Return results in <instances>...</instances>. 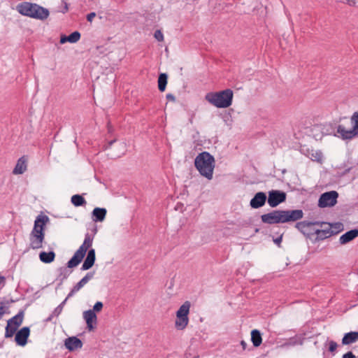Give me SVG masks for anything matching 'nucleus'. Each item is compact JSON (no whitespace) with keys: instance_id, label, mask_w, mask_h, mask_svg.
Returning a JSON list of instances; mask_svg holds the SVG:
<instances>
[{"instance_id":"obj_1","label":"nucleus","mask_w":358,"mask_h":358,"mask_svg":"<svg viewBox=\"0 0 358 358\" xmlns=\"http://www.w3.org/2000/svg\"><path fill=\"white\" fill-rule=\"evenodd\" d=\"M303 217V212L301 209L295 210H275L261 215L263 223L275 224L280 223L294 222Z\"/></svg>"},{"instance_id":"obj_2","label":"nucleus","mask_w":358,"mask_h":358,"mask_svg":"<svg viewBox=\"0 0 358 358\" xmlns=\"http://www.w3.org/2000/svg\"><path fill=\"white\" fill-rule=\"evenodd\" d=\"M49 221L48 216L39 215L34 221V225L29 234V248L36 250L43 247L45 239V226Z\"/></svg>"},{"instance_id":"obj_3","label":"nucleus","mask_w":358,"mask_h":358,"mask_svg":"<svg viewBox=\"0 0 358 358\" xmlns=\"http://www.w3.org/2000/svg\"><path fill=\"white\" fill-rule=\"evenodd\" d=\"M194 166L202 176L208 180L213 178L215 158L209 152L204 151L199 153L194 159Z\"/></svg>"},{"instance_id":"obj_4","label":"nucleus","mask_w":358,"mask_h":358,"mask_svg":"<svg viewBox=\"0 0 358 358\" xmlns=\"http://www.w3.org/2000/svg\"><path fill=\"white\" fill-rule=\"evenodd\" d=\"M16 9L22 15L41 20L47 19L50 14L48 9L27 1L19 3Z\"/></svg>"},{"instance_id":"obj_5","label":"nucleus","mask_w":358,"mask_h":358,"mask_svg":"<svg viewBox=\"0 0 358 358\" xmlns=\"http://www.w3.org/2000/svg\"><path fill=\"white\" fill-rule=\"evenodd\" d=\"M234 92L231 89H226L220 92H208L205 99L213 106L218 108H226L232 104Z\"/></svg>"},{"instance_id":"obj_6","label":"nucleus","mask_w":358,"mask_h":358,"mask_svg":"<svg viewBox=\"0 0 358 358\" xmlns=\"http://www.w3.org/2000/svg\"><path fill=\"white\" fill-rule=\"evenodd\" d=\"M350 123L352 128L347 129L343 124H338L337 127V134H334L342 140H352L356 136H358V112L353 113L350 117Z\"/></svg>"},{"instance_id":"obj_7","label":"nucleus","mask_w":358,"mask_h":358,"mask_svg":"<svg viewBox=\"0 0 358 358\" xmlns=\"http://www.w3.org/2000/svg\"><path fill=\"white\" fill-rule=\"evenodd\" d=\"M93 238H91L89 234H87L83 244L76 251L73 257L67 262V266L69 268L77 266L83 259L88 248L92 245Z\"/></svg>"},{"instance_id":"obj_8","label":"nucleus","mask_w":358,"mask_h":358,"mask_svg":"<svg viewBox=\"0 0 358 358\" xmlns=\"http://www.w3.org/2000/svg\"><path fill=\"white\" fill-rule=\"evenodd\" d=\"M327 222L320 221H301L298 222L295 224V228L297 229L303 235L306 237L312 239V236L315 235V226H320L321 227L323 225H326Z\"/></svg>"},{"instance_id":"obj_9","label":"nucleus","mask_w":358,"mask_h":358,"mask_svg":"<svg viewBox=\"0 0 358 358\" xmlns=\"http://www.w3.org/2000/svg\"><path fill=\"white\" fill-rule=\"evenodd\" d=\"M338 193L332 190L322 194L318 200V206L320 208H327L334 206L337 203Z\"/></svg>"},{"instance_id":"obj_10","label":"nucleus","mask_w":358,"mask_h":358,"mask_svg":"<svg viewBox=\"0 0 358 358\" xmlns=\"http://www.w3.org/2000/svg\"><path fill=\"white\" fill-rule=\"evenodd\" d=\"M287 194L281 190L272 189L268 192L267 203L271 208H275L286 201Z\"/></svg>"},{"instance_id":"obj_11","label":"nucleus","mask_w":358,"mask_h":358,"mask_svg":"<svg viewBox=\"0 0 358 358\" xmlns=\"http://www.w3.org/2000/svg\"><path fill=\"white\" fill-rule=\"evenodd\" d=\"M30 335L29 327H23L15 333V341L17 345L24 346Z\"/></svg>"},{"instance_id":"obj_12","label":"nucleus","mask_w":358,"mask_h":358,"mask_svg":"<svg viewBox=\"0 0 358 358\" xmlns=\"http://www.w3.org/2000/svg\"><path fill=\"white\" fill-rule=\"evenodd\" d=\"M267 201L266 194L264 192H257L250 201V206L253 209L264 206Z\"/></svg>"},{"instance_id":"obj_13","label":"nucleus","mask_w":358,"mask_h":358,"mask_svg":"<svg viewBox=\"0 0 358 358\" xmlns=\"http://www.w3.org/2000/svg\"><path fill=\"white\" fill-rule=\"evenodd\" d=\"M83 318L86 322L87 328L89 331H92L94 329L95 326L94 324H96L97 317L95 313L91 309L85 310L83 312Z\"/></svg>"},{"instance_id":"obj_14","label":"nucleus","mask_w":358,"mask_h":358,"mask_svg":"<svg viewBox=\"0 0 358 358\" xmlns=\"http://www.w3.org/2000/svg\"><path fill=\"white\" fill-rule=\"evenodd\" d=\"M64 345L69 351L72 352L81 348L83 347V342L80 338L71 336L65 339Z\"/></svg>"},{"instance_id":"obj_15","label":"nucleus","mask_w":358,"mask_h":358,"mask_svg":"<svg viewBox=\"0 0 358 358\" xmlns=\"http://www.w3.org/2000/svg\"><path fill=\"white\" fill-rule=\"evenodd\" d=\"M96 260V253L95 250L91 248L88 250L87 257L84 260V262L80 268L82 271H87L91 268L95 262Z\"/></svg>"},{"instance_id":"obj_16","label":"nucleus","mask_w":358,"mask_h":358,"mask_svg":"<svg viewBox=\"0 0 358 358\" xmlns=\"http://www.w3.org/2000/svg\"><path fill=\"white\" fill-rule=\"evenodd\" d=\"M315 238L313 239L314 242H317L320 241H323L327 238L331 237L334 235V230L331 229V227H327L324 229H315Z\"/></svg>"},{"instance_id":"obj_17","label":"nucleus","mask_w":358,"mask_h":358,"mask_svg":"<svg viewBox=\"0 0 358 358\" xmlns=\"http://www.w3.org/2000/svg\"><path fill=\"white\" fill-rule=\"evenodd\" d=\"M301 152L311 160L316 162H321L322 159V153L319 151H315L314 150H310L306 147H302L301 148Z\"/></svg>"},{"instance_id":"obj_18","label":"nucleus","mask_w":358,"mask_h":358,"mask_svg":"<svg viewBox=\"0 0 358 358\" xmlns=\"http://www.w3.org/2000/svg\"><path fill=\"white\" fill-rule=\"evenodd\" d=\"M107 210L105 208L96 207L92 212V220L94 222H103L106 216Z\"/></svg>"},{"instance_id":"obj_19","label":"nucleus","mask_w":358,"mask_h":358,"mask_svg":"<svg viewBox=\"0 0 358 358\" xmlns=\"http://www.w3.org/2000/svg\"><path fill=\"white\" fill-rule=\"evenodd\" d=\"M358 236V229H354L348 231L345 234L341 236L339 242L341 244H346Z\"/></svg>"},{"instance_id":"obj_20","label":"nucleus","mask_w":358,"mask_h":358,"mask_svg":"<svg viewBox=\"0 0 358 358\" xmlns=\"http://www.w3.org/2000/svg\"><path fill=\"white\" fill-rule=\"evenodd\" d=\"M27 166V159L25 156H22L18 159L17 164L13 171V174H22L26 170Z\"/></svg>"},{"instance_id":"obj_21","label":"nucleus","mask_w":358,"mask_h":358,"mask_svg":"<svg viewBox=\"0 0 358 358\" xmlns=\"http://www.w3.org/2000/svg\"><path fill=\"white\" fill-rule=\"evenodd\" d=\"M358 340V331H350L344 334L342 338L343 345H349Z\"/></svg>"},{"instance_id":"obj_22","label":"nucleus","mask_w":358,"mask_h":358,"mask_svg":"<svg viewBox=\"0 0 358 358\" xmlns=\"http://www.w3.org/2000/svg\"><path fill=\"white\" fill-rule=\"evenodd\" d=\"M55 252L54 251L45 252L42 251L39 253L40 260L45 264H50L55 259Z\"/></svg>"},{"instance_id":"obj_23","label":"nucleus","mask_w":358,"mask_h":358,"mask_svg":"<svg viewBox=\"0 0 358 358\" xmlns=\"http://www.w3.org/2000/svg\"><path fill=\"white\" fill-rule=\"evenodd\" d=\"M188 316L178 315L176 314V320L175 321L176 328L178 330H183L188 324Z\"/></svg>"},{"instance_id":"obj_24","label":"nucleus","mask_w":358,"mask_h":358,"mask_svg":"<svg viewBox=\"0 0 358 358\" xmlns=\"http://www.w3.org/2000/svg\"><path fill=\"white\" fill-rule=\"evenodd\" d=\"M24 316V310H20L17 315L9 319L7 322H9L12 324L15 325V327H20L23 322Z\"/></svg>"},{"instance_id":"obj_25","label":"nucleus","mask_w":358,"mask_h":358,"mask_svg":"<svg viewBox=\"0 0 358 358\" xmlns=\"http://www.w3.org/2000/svg\"><path fill=\"white\" fill-rule=\"evenodd\" d=\"M251 341L255 347H259L262 342L261 333L257 329H253L251 331Z\"/></svg>"},{"instance_id":"obj_26","label":"nucleus","mask_w":358,"mask_h":358,"mask_svg":"<svg viewBox=\"0 0 358 358\" xmlns=\"http://www.w3.org/2000/svg\"><path fill=\"white\" fill-rule=\"evenodd\" d=\"M168 75L166 73H161L158 77V89L160 92H164L167 85Z\"/></svg>"},{"instance_id":"obj_27","label":"nucleus","mask_w":358,"mask_h":358,"mask_svg":"<svg viewBox=\"0 0 358 358\" xmlns=\"http://www.w3.org/2000/svg\"><path fill=\"white\" fill-rule=\"evenodd\" d=\"M18 327H15V325L12 324L9 322H7V324L5 328V338H8L13 337V335L17 332Z\"/></svg>"},{"instance_id":"obj_28","label":"nucleus","mask_w":358,"mask_h":358,"mask_svg":"<svg viewBox=\"0 0 358 358\" xmlns=\"http://www.w3.org/2000/svg\"><path fill=\"white\" fill-rule=\"evenodd\" d=\"M71 201L76 207L83 206L86 204V201L82 195L74 194L71 196Z\"/></svg>"},{"instance_id":"obj_29","label":"nucleus","mask_w":358,"mask_h":358,"mask_svg":"<svg viewBox=\"0 0 358 358\" xmlns=\"http://www.w3.org/2000/svg\"><path fill=\"white\" fill-rule=\"evenodd\" d=\"M190 306H191V304H190L189 301H185L178 310V311L176 312V314L178 315L188 316Z\"/></svg>"},{"instance_id":"obj_30","label":"nucleus","mask_w":358,"mask_h":358,"mask_svg":"<svg viewBox=\"0 0 358 358\" xmlns=\"http://www.w3.org/2000/svg\"><path fill=\"white\" fill-rule=\"evenodd\" d=\"M69 268L67 266L66 267H60L59 268V274L58 275V279L60 280L61 282H63L65 279H66L69 275L71 273V271L68 270Z\"/></svg>"},{"instance_id":"obj_31","label":"nucleus","mask_w":358,"mask_h":358,"mask_svg":"<svg viewBox=\"0 0 358 358\" xmlns=\"http://www.w3.org/2000/svg\"><path fill=\"white\" fill-rule=\"evenodd\" d=\"M68 36H69V42L71 43H75L80 40V38L81 37V34L79 31H75L72 32L71 34H70Z\"/></svg>"},{"instance_id":"obj_32","label":"nucleus","mask_w":358,"mask_h":358,"mask_svg":"<svg viewBox=\"0 0 358 358\" xmlns=\"http://www.w3.org/2000/svg\"><path fill=\"white\" fill-rule=\"evenodd\" d=\"M327 344L329 345L328 351L330 352L331 353H332L333 355H334L336 352V348L338 347V344L334 341H329V340H327V343H325V345H327Z\"/></svg>"},{"instance_id":"obj_33","label":"nucleus","mask_w":358,"mask_h":358,"mask_svg":"<svg viewBox=\"0 0 358 358\" xmlns=\"http://www.w3.org/2000/svg\"><path fill=\"white\" fill-rule=\"evenodd\" d=\"M66 301L67 299H65L59 306H57L52 311L53 315H55L56 317H58L62 312L63 308L66 304Z\"/></svg>"},{"instance_id":"obj_34","label":"nucleus","mask_w":358,"mask_h":358,"mask_svg":"<svg viewBox=\"0 0 358 358\" xmlns=\"http://www.w3.org/2000/svg\"><path fill=\"white\" fill-rule=\"evenodd\" d=\"M329 225L328 227L334 228L335 231H334V234H338L340 231L343 230V224L341 222H336L334 224H330L327 223Z\"/></svg>"},{"instance_id":"obj_35","label":"nucleus","mask_w":358,"mask_h":358,"mask_svg":"<svg viewBox=\"0 0 358 358\" xmlns=\"http://www.w3.org/2000/svg\"><path fill=\"white\" fill-rule=\"evenodd\" d=\"M103 304L101 301H97L95 303V304L93 306V309L92 310L94 311V313H96L100 312L103 308Z\"/></svg>"},{"instance_id":"obj_36","label":"nucleus","mask_w":358,"mask_h":358,"mask_svg":"<svg viewBox=\"0 0 358 358\" xmlns=\"http://www.w3.org/2000/svg\"><path fill=\"white\" fill-rule=\"evenodd\" d=\"M87 282L82 278L78 282H77L73 287L75 289L79 291L83 287H84Z\"/></svg>"},{"instance_id":"obj_37","label":"nucleus","mask_w":358,"mask_h":358,"mask_svg":"<svg viewBox=\"0 0 358 358\" xmlns=\"http://www.w3.org/2000/svg\"><path fill=\"white\" fill-rule=\"evenodd\" d=\"M154 36H155V38L158 41H162L164 40L163 33L160 30L155 31Z\"/></svg>"},{"instance_id":"obj_38","label":"nucleus","mask_w":358,"mask_h":358,"mask_svg":"<svg viewBox=\"0 0 358 358\" xmlns=\"http://www.w3.org/2000/svg\"><path fill=\"white\" fill-rule=\"evenodd\" d=\"M94 274L95 271L88 272L83 278L85 280V281L88 282L90 280H92L94 278Z\"/></svg>"},{"instance_id":"obj_39","label":"nucleus","mask_w":358,"mask_h":358,"mask_svg":"<svg viewBox=\"0 0 358 358\" xmlns=\"http://www.w3.org/2000/svg\"><path fill=\"white\" fill-rule=\"evenodd\" d=\"M94 274L95 271L88 272L83 278L85 280V281L88 282L90 280H92L94 278Z\"/></svg>"},{"instance_id":"obj_40","label":"nucleus","mask_w":358,"mask_h":358,"mask_svg":"<svg viewBox=\"0 0 358 358\" xmlns=\"http://www.w3.org/2000/svg\"><path fill=\"white\" fill-rule=\"evenodd\" d=\"M10 311H3V302L0 301V320L4 314H9Z\"/></svg>"},{"instance_id":"obj_41","label":"nucleus","mask_w":358,"mask_h":358,"mask_svg":"<svg viewBox=\"0 0 358 358\" xmlns=\"http://www.w3.org/2000/svg\"><path fill=\"white\" fill-rule=\"evenodd\" d=\"M282 236H283V234H281L278 237H277L276 238H273V242L278 245V247L280 246V243L282 242Z\"/></svg>"},{"instance_id":"obj_42","label":"nucleus","mask_w":358,"mask_h":358,"mask_svg":"<svg viewBox=\"0 0 358 358\" xmlns=\"http://www.w3.org/2000/svg\"><path fill=\"white\" fill-rule=\"evenodd\" d=\"M342 358H357L356 356L351 352L349 351L344 354Z\"/></svg>"},{"instance_id":"obj_43","label":"nucleus","mask_w":358,"mask_h":358,"mask_svg":"<svg viewBox=\"0 0 358 358\" xmlns=\"http://www.w3.org/2000/svg\"><path fill=\"white\" fill-rule=\"evenodd\" d=\"M95 16H96V13H94V12L90 13H88V14L87 15V17H86L87 20L88 22H91L92 21L93 18H94Z\"/></svg>"},{"instance_id":"obj_44","label":"nucleus","mask_w":358,"mask_h":358,"mask_svg":"<svg viewBox=\"0 0 358 358\" xmlns=\"http://www.w3.org/2000/svg\"><path fill=\"white\" fill-rule=\"evenodd\" d=\"M66 42H69V36H66V35H62L61 38H60L59 43L61 44H64V43H65Z\"/></svg>"},{"instance_id":"obj_45","label":"nucleus","mask_w":358,"mask_h":358,"mask_svg":"<svg viewBox=\"0 0 358 358\" xmlns=\"http://www.w3.org/2000/svg\"><path fill=\"white\" fill-rule=\"evenodd\" d=\"M62 3H64V8L60 10L62 13H65L69 10V4L65 1V0H62Z\"/></svg>"},{"instance_id":"obj_46","label":"nucleus","mask_w":358,"mask_h":358,"mask_svg":"<svg viewBox=\"0 0 358 358\" xmlns=\"http://www.w3.org/2000/svg\"><path fill=\"white\" fill-rule=\"evenodd\" d=\"M77 292H78L77 289H75V287H73L71 290L70 291V292L68 294L67 296L66 297V299H69L70 297H71L72 296H73V294L75 293H76Z\"/></svg>"},{"instance_id":"obj_47","label":"nucleus","mask_w":358,"mask_h":358,"mask_svg":"<svg viewBox=\"0 0 358 358\" xmlns=\"http://www.w3.org/2000/svg\"><path fill=\"white\" fill-rule=\"evenodd\" d=\"M166 99L169 100V101H176V97L173 94H166Z\"/></svg>"},{"instance_id":"obj_48","label":"nucleus","mask_w":358,"mask_h":358,"mask_svg":"<svg viewBox=\"0 0 358 358\" xmlns=\"http://www.w3.org/2000/svg\"><path fill=\"white\" fill-rule=\"evenodd\" d=\"M115 141H116V139H113V140L109 141L108 143V144L104 146L105 147L104 149L105 150L109 149Z\"/></svg>"},{"instance_id":"obj_49","label":"nucleus","mask_w":358,"mask_h":358,"mask_svg":"<svg viewBox=\"0 0 358 358\" xmlns=\"http://www.w3.org/2000/svg\"><path fill=\"white\" fill-rule=\"evenodd\" d=\"M54 317H56V316L55 315H53V312H52V314H50V316L45 320V322H51Z\"/></svg>"},{"instance_id":"obj_50","label":"nucleus","mask_w":358,"mask_h":358,"mask_svg":"<svg viewBox=\"0 0 358 358\" xmlns=\"http://www.w3.org/2000/svg\"><path fill=\"white\" fill-rule=\"evenodd\" d=\"M241 345L242 346L243 349V350H245L246 349V347H247V343L245 341H241Z\"/></svg>"},{"instance_id":"obj_51","label":"nucleus","mask_w":358,"mask_h":358,"mask_svg":"<svg viewBox=\"0 0 358 358\" xmlns=\"http://www.w3.org/2000/svg\"><path fill=\"white\" fill-rule=\"evenodd\" d=\"M5 278L0 275V285H4Z\"/></svg>"},{"instance_id":"obj_52","label":"nucleus","mask_w":358,"mask_h":358,"mask_svg":"<svg viewBox=\"0 0 358 358\" xmlns=\"http://www.w3.org/2000/svg\"><path fill=\"white\" fill-rule=\"evenodd\" d=\"M345 1L350 6H352V5H353L355 3V2L352 1V0H345Z\"/></svg>"},{"instance_id":"obj_53","label":"nucleus","mask_w":358,"mask_h":358,"mask_svg":"<svg viewBox=\"0 0 358 358\" xmlns=\"http://www.w3.org/2000/svg\"><path fill=\"white\" fill-rule=\"evenodd\" d=\"M224 120L225 122H227V120H229V119L230 118V117H229L228 115H225V116H224Z\"/></svg>"},{"instance_id":"obj_54","label":"nucleus","mask_w":358,"mask_h":358,"mask_svg":"<svg viewBox=\"0 0 358 358\" xmlns=\"http://www.w3.org/2000/svg\"><path fill=\"white\" fill-rule=\"evenodd\" d=\"M3 311H9V310H8V307H5V306H3Z\"/></svg>"},{"instance_id":"obj_55","label":"nucleus","mask_w":358,"mask_h":358,"mask_svg":"<svg viewBox=\"0 0 358 358\" xmlns=\"http://www.w3.org/2000/svg\"><path fill=\"white\" fill-rule=\"evenodd\" d=\"M293 338H291L290 341H292ZM289 344H292V345H295L296 344V342L295 341H290L289 342Z\"/></svg>"},{"instance_id":"obj_56","label":"nucleus","mask_w":358,"mask_h":358,"mask_svg":"<svg viewBox=\"0 0 358 358\" xmlns=\"http://www.w3.org/2000/svg\"><path fill=\"white\" fill-rule=\"evenodd\" d=\"M108 131L111 132V130H112L111 127L108 124Z\"/></svg>"},{"instance_id":"obj_57","label":"nucleus","mask_w":358,"mask_h":358,"mask_svg":"<svg viewBox=\"0 0 358 358\" xmlns=\"http://www.w3.org/2000/svg\"><path fill=\"white\" fill-rule=\"evenodd\" d=\"M255 233H258L259 231V229L258 228H256L255 230Z\"/></svg>"},{"instance_id":"obj_58","label":"nucleus","mask_w":358,"mask_h":358,"mask_svg":"<svg viewBox=\"0 0 358 358\" xmlns=\"http://www.w3.org/2000/svg\"><path fill=\"white\" fill-rule=\"evenodd\" d=\"M97 231V229H96V227H95L94 229V233L96 234Z\"/></svg>"},{"instance_id":"obj_59","label":"nucleus","mask_w":358,"mask_h":358,"mask_svg":"<svg viewBox=\"0 0 358 358\" xmlns=\"http://www.w3.org/2000/svg\"><path fill=\"white\" fill-rule=\"evenodd\" d=\"M14 301H15L14 300L10 299V301H8V303H13V302H14Z\"/></svg>"},{"instance_id":"obj_60","label":"nucleus","mask_w":358,"mask_h":358,"mask_svg":"<svg viewBox=\"0 0 358 358\" xmlns=\"http://www.w3.org/2000/svg\"><path fill=\"white\" fill-rule=\"evenodd\" d=\"M198 357H198V356H196V357H194V358H198Z\"/></svg>"}]
</instances>
